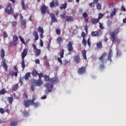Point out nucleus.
Instances as JSON below:
<instances>
[{
    "mask_svg": "<svg viewBox=\"0 0 126 126\" xmlns=\"http://www.w3.org/2000/svg\"><path fill=\"white\" fill-rule=\"evenodd\" d=\"M119 33H120V29H115L114 31L111 32L109 33V35L113 39V43H114V42H115V40H116V35H118Z\"/></svg>",
    "mask_w": 126,
    "mask_h": 126,
    "instance_id": "f03ea898",
    "label": "nucleus"
},
{
    "mask_svg": "<svg viewBox=\"0 0 126 126\" xmlns=\"http://www.w3.org/2000/svg\"><path fill=\"white\" fill-rule=\"evenodd\" d=\"M5 94V90L2 89L0 91V95H4Z\"/></svg>",
    "mask_w": 126,
    "mask_h": 126,
    "instance_id": "79ce46f5",
    "label": "nucleus"
},
{
    "mask_svg": "<svg viewBox=\"0 0 126 126\" xmlns=\"http://www.w3.org/2000/svg\"><path fill=\"white\" fill-rule=\"evenodd\" d=\"M86 53H87V51L84 49L82 52V55L83 57L84 60H87V56H86Z\"/></svg>",
    "mask_w": 126,
    "mask_h": 126,
    "instance_id": "4be33fe9",
    "label": "nucleus"
},
{
    "mask_svg": "<svg viewBox=\"0 0 126 126\" xmlns=\"http://www.w3.org/2000/svg\"><path fill=\"white\" fill-rule=\"evenodd\" d=\"M34 37H35V41H37L39 39V36L38 35V32L37 31H34L32 33Z\"/></svg>",
    "mask_w": 126,
    "mask_h": 126,
    "instance_id": "412c9836",
    "label": "nucleus"
},
{
    "mask_svg": "<svg viewBox=\"0 0 126 126\" xmlns=\"http://www.w3.org/2000/svg\"><path fill=\"white\" fill-rule=\"evenodd\" d=\"M9 74L11 75V76H15L16 77H17V76L18 75L17 71L13 72L12 71H11Z\"/></svg>",
    "mask_w": 126,
    "mask_h": 126,
    "instance_id": "5701e85b",
    "label": "nucleus"
},
{
    "mask_svg": "<svg viewBox=\"0 0 126 126\" xmlns=\"http://www.w3.org/2000/svg\"><path fill=\"white\" fill-rule=\"evenodd\" d=\"M26 23H27L26 20L24 19V20H21V24L23 26H25V25H26Z\"/></svg>",
    "mask_w": 126,
    "mask_h": 126,
    "instance_id": "72a5a7b5",
    "label": "nucleus"
},
{
    "mask_svg": "<svg viewBox=\"0 0 126 126\" xmlns=\"http://www.w3.org/2000/svg\"><path fill=\"white\" fill-rule=\"evenodd\" d=\"M118 11V9L115 8L112 11V12L110 14V16L113 17V16H115L116 15V13Z\"/></svg>",
    "mask_w": 126,
    "mask_h": 126,
    "instance_id": "b1692460",
    "label": "nucleus"
},
{
    "mask_svg": "<svg viewBox=\"0 0 126 126\" xmlns=\"http://www.w3.org/2000/svg\"><path fill=\"white\" fill-rule=\"evenodd\" d=\"M64 54V50L62 49L61 51V52H60V58H61V59H63V58Z\"/></svg>",
    "mask_w": 126,
    "mask_h": 126,
    "instance_id": "f704fd0d",
    "label": "nucleus"
},
{
    "mask_svg": "<svg viewBox=\"0 0 126 126\" xmlns=\"http://www.w3.org/2000/svg\"><path fill=\"white\" fill-rule=\"evenodd\" d=\"M5 12H7V14L11 15L13 13V9L11 7V3L9 2L8 3L5 9Z\"/></svg>",
    "mask_w": 126,
    "mask_h": 126,
    "instance_id": "7ed1b4c3",
    "label": "nucleus"
},
{
    "mask_svg": "<svg viewBox=\"0 0 126 126\" xmlns=\"http://www.w3.org/2000/svg\"><path fill=\"white\" fill-rule=\"evenodd\" d=\"M94 2H91L89 4L90 7H93V5H94Z\"/></svg>",
    "mask_w": 126,
    "mask_h": 126,
    "instance_id": "e2e57ef3",
    "label": "nucleus"
},
{
    "mask_svg": "<svg viewBox=\"0 0 126 126\" xmlns=\"http://www.w3.org/2000/svg\"><path fill=\"white\" fill-rule=\"evenodd\" d=\"M74 59V62H75V63H80V57H79V56H75L73 57Z\"/></svg>",
    "mask_w": 126,
    "mask_h": 126,
    "instance_id": "2eb2a0df",
    "label": "nucleus"
},
{
    "mask_svg": "<svg viewBox=\"0 0 126 126\" xmlns=\"http://www.w3.org/2000/svg\"><path fill=\"white\" fill-rule=\"evenodd\" d=\"M99 68H101V69H104V68H105V66L104 65V64H102L100 65Z\"/></svg>",
    "mask_w": 126,
    "mask_h": 126,
    "instance_id": "4d7b16f0",
    "label": "nucleus"
},
{
    "mask_svg": "<svg viewBox=\"0 0 126 126\" xmlns=\"http://www.w3.org/2000/svg\"><path fill=\"white\" fill-rule=\"evenodd\" d=\"M41 12L42 14H43V15L46 13V11L47 10V6H46L45 5H43L42 7L40 8Z\"/></svg>",
    "mask_w": 126,
    "mask_h": 126,
    "instance_id": "f8f14e48",
    "label": "nucleus"
},
{
    "mask_svg": "<svg viewBox=\"0 0 126 126\" xmlns=\"http://www.w3.org/2000/svg\"><path fill=\"white\" fill-rule=\"evenodd\" d=\"M56 33L57 34H58V35H60V34H61V30L57 29L56 30Z\"/></svg>",
    "mask_w": 126,
    "mask_h": 126,
    "instance_id": "052dcab7",
    "label": "nucleus"
},
{
    "mask_svg": "<svg viewBox=\"0 0 126 126\" xmlns=\"http://www.w3.org/2000/svg\"><path fill=\"white\" fill-rule=\"evenodd\" d=\"M106 57H107V53L104 52L100 57L98 58L99 61L101 62L102 63H107V60L106 59Z\"/></svg>",
    "mask_w": 126,
    "mask_h": 126,
    "instance_id": "423d86ee",
    "label": "nucleus"
},
{
    "mask_svg": "<svg viewBox=\"0 0 126 126\" xmlns=\"http://www.w3.org/2000/svg\"><path fill=\"white\" fill-rule=\"evenodd\" d=\"M98 35H99V32H92V37H96Z\"/></svg>",
    "mask_w": 126,
    "mask_h": 126,
    "instance_id": "c756f323",
    "label": "nucleus"
},
{
    "mask_svg": "<svg viewBox=\"0 0 126 126\" xmlns=\"http://www.w3.org/2000/svg\"><path fill=\"white\" fill-rule=\"evenodd\" d=\"M19 39L23 44H26L25 41H24V39L22 37H21V36H19Z\"/></svg>",
    "mask_w": 126,
    "mask_h": 126,
    "instance_id": "49530a36",
    "label": "nucleus"
},
{
    "mask_svg": "<svg viewBox=\"0 0 126 126\" xmlns=\"http://www.w3.org/2000/svg\"><path fill=\"white\" fill-rule=\"evenodd\" d=\"M57 42L59 45H61V43L63 42V38L61 36H59L57 38Z\"/></svg>",
    "mask_w": 126,
    "mask_h": 126,
    "instance_id": "aec40b11",
    "label": "nucleus"
},
{
    "mask_svg": "<svg viewBox=\"0 0 126 126\" xmlns=\"http://www.w3.org/2000/svg\"><path fill=\"white\" fill-rule=\"evenodd\" d=\"M36 86H41V85H43V82L42 80L38 79L35 82Z\"/></svg>",
    "mask_w": 126,
    "mask_h": 126,
    "instance_id": "a211bd4d",
    "label": "nucleus"
},
{
    "mask_svg": "<svg viewBox=\"0 0 126 126\" xmlns=\"http://www.w3.org/2000/svg\"><path fill=\"white\" fill-rule=\"evenodd\" d=\"M99 28H100V29H103V24L101 23H99Z\"/></svg>",
    "mask_w": 126,
    "mask_h": 126,
    "instance_id": "0e129e2a",
    "label": "nucleus"
},
{
    "mask_svg": "<svg viewBox=\"0 0 126 126\" xmlns=\"http://www.w3.org/2000/svg\"><path fill=\"white\" fill-rule=\"evenodd\" d=\"M3 38H7L8 37V35L7 34V33H6V32H3Z\"/></svg>",
    "mask_w": 126,
    "mask_h": 126,
    "instance_id": "a18cd8bd",
    "label": "nucleus"
},
{
    "mask_svg": "<svg viewBox=\"0 0 126 126\" xmlns=\"http://www.w3.org/2000/svg\"><path fill=\"white\" fill-rule=\"evenodd\" d=\"M96 4L97 9H98V10L102 9V6L100 4V3H97Z\"/></svg>",
    "mask_w": 126,
    "mask_h": 126,
    "instance_id": "4c0bfd02",
    "label": "nucleus"
},
{
    "mask_svg": "<svg viewBox=\"0 0 126 126\" xmlns=\"http://www.w3.org/2000/svg\"><path fill=\"white\" fill-rule=\"evenodd\" d=\"M86 73V68L85 67H82L78 68V74H84Z\"/></svg>",
    "mask_w": 126,
    "mask_h": 126,
    "instance_id": "0eeeda50",
    "label": "nucleus"
},
{
    "mask_svg": "<svg viewBox=\"0 0 126 126\" xmlns=\"http://www.w3.org/2000/svg\"><path fill=\"white\" fill-rule=\"evenodd\" d=\"M37 75H38V77H39V79H40V80H41L42 79V77H44V75L43 74V73H38L37 74Z\"/></svg>",
    "mask_w": 126,
    "mask_h": 126,
    "instance_id": "c03bdc74",
    "label": "nucleus"
},
{
    "mask_svg": "<svg viewBox=\"0 0 126 126\" xmlns=\"http://www.w3.org/2000/svg\"><path fill=\"white\" fill-rule=\"evenodd\" d=\"M17 87H18V84L14 85V89H17Z\"/></svg>",
    "mask_w": 126,
    "mask_h": 126,
    "instance_id": "774afa93",
    "label": "nucleus"
},
{
    "mask_svg": "<svg viewBox=\"0 0 126 126\" xmlns=\"http://www.w3.org/2000/svg\"><path fill=\"white\" fill-rule=\"evenodd\" d=\"M112 57H113V50H112V49H111L109 51L107 60L110 62H112Z\"/></svg>",
    "mask_w": 126,
    "mask_h": 126,
    "instance_id": "ddd939ff",
    "label": "nucleus"
},
{
    "mask_svg": "<svg viewBox=\"0 0 126 126\" xmlns=\"http://www.w3.org/2000/svg\"><path fill=\"white\" fill-rule=\"evenodd\" d=\"M106 24L107 26H111L113 24V21L112 20H108Z\"/></svg>",
    "mask_w": 126,
    "mask_h": 126,
    "instance_id": "2f4dec72",
    "label": "nucleus"
},
{
    "mask_svg": "<svg viewBox=\"0 0 126 126\" xmlns=\"http://www.w3.org/2000/svg\"><path fill=\"white\" fill-rule=\"evenodd\" d=\"M87 43H88V46L90 48V46L91 45V43L90 42V38H88V39L87 40Z\"/></svg>",
    "mask_w": 126,
    "mask_h": 126,
    "instance_id": "3c124183",
    "label": "nucleus"
},
{
    "mask_svg": "<svg viewBox=\"0 0 126 126\" xmlns=\"http://www.w3.org/2000/svg\"><path fill=\"white\" fill-rule=\"evenodd\" d=\"M82 44H83V45L85 46V47L86 46V45H87V41H86V39H85V37L83 38L82 41Z\"/></svg>",
    "mask_w": 126,
    "mask_h": 126,
    "instance_id": "473e14b6",
    "label": "nucleus"
},
{
    "mask_svg": "<svg viewBox=\"0 0 126 126\" xmlns=\"http://www.w3.org/2000/svg\"><path fill=\"white\" fill-rule=\"evenodd\" d=\"M46 98H47V96H46V95H44L41 97V99H42V100H45V99H46Z\"/></svg>",
    "mask_w": 126,
    "mask_h": 126,
    "instance_id": "338daca9",
    "label": "nucleus"
},
{
    "mask_svg": "<svg viewBox=\"0 0 126 126\" xmlns=\"http://www.w3.org/2000/svg\"><path fill=\"white\" fill-rule=\"evenodd\" d=\"M38 72L35 69H33V70L32 72V76H37V75H38Z\"/></svg>",
    "mask_w": 126,
    "mask_h": 126,
    "instance_id": "a878e982",
    "label": "nucleus"
},
{
    "mask_svg": "<svg viewBox=\"0 0 126 126\" xmlns=\"http://www.w3.org/2000/svg\"><path fill=\"white\" fill-rule=\"evenodd\" d=\"M13 40L14 42H16V41L18 40V37L16 35H14L13 36Z\"/></svg>",
    "mask_w": 126,
    "mask_h": 126,
    "instance_id": "ea45409f",
    "label": "nucleus"
},
{
    "mask_svg": "<svg viewBox=\"0 0 126 126\" xmlns=\"http://www.w3.org/2000/svg\"><path fill=\"white\" fill-rule=\"evenodd\" d=\"M85 36H86V34H85V32H82V36H83V38H85Z\"/></svg>",
    "mask_w": 126,
    "mask_h": 126,
    "instance_id": "69168bd1",
    "label": "nucleus"
},
{
    "mask_svg": "<svg viewBox=\"0 0 126 126\" xmlns=\"http://www.w3.org/2000/svg\"><path fill=\"white\" fill-rule=\"evenodd\" d=\"M17 25V22L16 21H14L12 23V26L13 27H15Z\"/></svg>",
    "mask_w": 126,
    "mask_h": 126,
    "instance_id": "603ef678",
    "label": "nucleus"
},
{
    "mask_svg": "<svg viewBox=\"0 0 126 126\" xmlns=\"http://www.w3.org/2000/svg\"><path fill=\"white\" fill-rule=\"evenodd\" d=\"M28 53V49H24L22 53V59H25V57L27 56V54Z\"/></svg>",
    "mask_w": 126,
    "mask_h": 126,
    "instance_id": "9b49d317",
    "label": "nucleus"
},
{
    "mask_svg": "<svg viewBox=\"0 0 126 126\" xmlns=\"http://www.w3.org/2000/svg\"><path fill=\"white\" fill-rule=\"evenodd\" d=\"M23 96L24 97V98H25V99H28V96L27 95V94H26V93H24Z\"/></svg>",
    "mask_w": 126,
    "mask_h": 126,
    "instance_id": "5fc2aeb1",
    "label": "nucleus"
},
{
    "mask_svg": "<svg viewBox=\"0 0 126 126\" xmlns=\"http://www.w3.org/2000/svg\"><path fill=\"white\" fill-rule=\"evenodd\" d=\"M99 19H96V18H93L91 19V23H93V24H97V23H99Z\"/></svg>",
    "mask_w": 126,
    "mask_h": 126,
    "instance_id": "f3484780",
    "label": "nucleus"
},
{
    "mask_svg": "<svg viewBox=\"0 0 126 126\" xmlns=\"http://www.w3.org/2000/svg\"><path fill=\"white\" fill-rule=\"evenodd\" d=\"M96 47L98 48H102V42L101 41L98 42L96 44Z\"/></svg>",
    "mask_w": 126,
    "mask_h": 126,
    "instance_id": "58836bf2",
    "label": "nucleus"
},
{
    "mask_svg": "<svg viewBox=\"0 0 126 126\" xmlns=\"http://www.w3.org/2000/svg\"><path fill=\"white\" fill-rule=\"evenodd\" d=\"M59 80L58 77H54L52 78L50 80V83L47 82L46 83L45 86L47 88V89H48V92H52V91L53 90V88H54V84H56V83H58L59 82Z\"/></svg>",
    "mask_w": 126,
    "mask_h": 126,
    "instance_id": "f257e3e1",
    "label": "nucleus"
},
{
    "mask_svg": "<svg viewBox=\"0 0 126 126\" xmlns=\"http://www.w3.org/2000/svg\"><path fill=\"white\" fill-rule=\"evenodd\" d=\"M40 45L41 47H43V46H44V43H43V40H42V39L40 40Z\"/></svg>",
    "mask_w": 126,
    "mask_h": 126,
    "instance_id": "6e6d98bb",
    "label": "nucleus"
},
{
    "mask_svg": "<svg viewBox=\"0 0 126 126\" xmlns=\"http://www.w3.org/2000/svg\"><path fill=\"white\" fill-rule=\"evenodd\" d=\"M23 115L24 116V117H28L29 116V112L27 111H25L24 112H23Z\"/></svg>",
    "mask_w": 126,
    "mask_h": 126,
    "instance_id": "de8ad7c7",
    "label": "nucleus"
},
{
    "mask_svg": "<svg viewBox=\"0 0 126 126\" xmlns=\"http://www.w3.org/2000/svg\"><path fill=\"white\" fill-rule=\"evenodd\" d=\"M31 75V73L30 72H28L25 74L24 77H21L19 79V82L21 85H22L23 84V80H24V79H25V80H28Z\"/></svg>",
    "mask_w": 126,
    "mask_h": 126,
    "instance_id": "39448f33",
    "label": "nucleus"
},
{
    "mask_svg": "<svg viewBox=\"0 0 126 126\" xmlns=\"http://www.w3.org/2000/svg\"><path fill=\"white\" fill-rule=\"evenodd\" d=\"M61 18H64L65 20V14L63 13V14L61 15Z\"/></svg>",
    "mask_w": 126,
    "mask_h": 126,
    "instance_id": "bf43d9fd",
    "label": "nucleus"
},
{
    "mask_svg": "<svg viewBox=\"0 0 126 126\" xmlns=\"http://www.w3.org/2000/svg\"><path fill=\"white\" fill-rule=\"evenodd\" d=\"M65 21L67 22H71L73 21V17L72 16H65Z\"/></svg>",
    "mask_w": 126,
    "mask_h": 126,
    "instance_id": "4468645a",
    "label": "nucleus"
},
{
    "mask_svg": "<svg viewBox=\"0 0 126 126\" xmlns=\"http://www.w3.org/2000/svg\"><path fill=\"white\" fill-rule=\"evenodd\" d=\"M41 54V50L40 49H36L35 52V55L36 57H38V56H40Z\"/></svg>",
    "mask_w": 126,
    "mask_h": 126,
    "instance_id": "c85d7f7f",
    "label": "nucleus"
},
{
    "mask_svg": "<svg viewBox=\"0 0 126 126\" xmlns=\"http://www.w3.org/2000/svg\"><path fill=\"white\" fill-rule=\"evenodd\" d=\"M66 48L68 52H72L73 51V47L72 46V42L69 41L68 44L66 46Z\"/></svg>",
    "mask_w": 126,
    "mask_h": 126,
    "instance_id": "6e6552de",
    "label": "nucleus"
},
{
    "mask_svg": "<svg viewBox=\"0 0 126 126\" xmlns=\"http://www.w3.org/2000/svg\"><path fill=\"white\" fill-rule=\"evenodd\" d=\"M57 60L59 63H63V61H62V59L60 57H58Z\"/></svg>",
    "mask_w": 126,
    "mask_h": 126,
    "instance_id": "680f3d73",
    "label": "nucleus"
},
{
    "mask_svg": "<svg viewBox=\"0 0 126 126\" xmlns=\"http://www.w3.org/2000/svg\"><path fill=\"white\" fill-rule=\"evenodd\" d=\"M59 5V1L53 0L50 3V7H54V6H58Z\"/></svg>",
    "mask_w": 126,
    "mask_h": 126,
    "instance_id": "1a4fd4ad",
    "label": "nucleus"
},
{
    "mask_svg": "<svg viewBox=\"0 0 126 126\" xmlns=\"http://www.w3.org/2000/svg\"><path fill=\"white\" fill-rule=\"evenodd\" d=\"M67 5V3H64V4H61V6L60 7V9H65L66 8V6Z\"/></svg>",
    "mask_w": 126,
    "mask_h": 126,
    "instance_id": "393cba45",
    "label": "nucleus"
},
{
    "mask_svg": "<svg viewBox=\"0 0 126 126\" xmlns=\"http://www.w3.org/2000/svg\"><path fill=\"white\" fill-rule=\"evenodd\" d=\"M0 114H3L4 113V109L0 108Z\"/></svg>",
    "mask_w": 126,
    "mask_h": 126,
    "instance_id": "13d9d810",
    "label": "nucleus"
},
{
    "mask_svg": "<svg viewBox=\"0 0 126 126\" xmlns=\"http://www.w3.org/2000/svg\"><path fill=\"white\" fill-rule=\"evenodd\" d=\"M103 16H104V15H103V14L99 13L98 14V17L97 19H98V20L100 21V19H101L102 18H103Z\"/></svg>",
    "mask_w": 126,
    "mask_h": 126,
    "instance_id": "a19ab883",
    "label": "nucleus"
},
{
    "mask_svg": "<svg viewBox=\"0 0 126 126\" xmlns=\"http://www.w3.org/2000/svg\"><path fill=\"white\" fill-rule=\"evenodd\" d=\"M83 16L84 17V18H86L88 16V14H87V13L86 12H85L83 13Z\"/></svg>",
    "mask_w": 126,
    "mask_h": 126,
    "instance_id": "8fccbe9b",
    "label": "nucleus"
},
{
    "mask_svg": "<svg viewBox=\"0 0 126 126\" xmlns=\"http://www.w3.org/2000/svg\"><path fill=\"white\" fill-rule=\"evenodd\" d=\"M5 55V52H4V50L2 49L0 51V57L2 58V59H3V58H4Z\"/></svg>",
    "mask_w": 126,
    "mask_h": 126,
    "instance_id": "cd10ccee",
    "label": "nucleus"
},
{
    "mask_svg": "<svg viewBox=\"0 0 126 126\" xmlns=\"http://www.w3.org/2000/svg\"><path fill=\"white\" fill-rule=\"evenodd\" d=\"M7 100L9 104H12L13 102V98L12 97H8Z\"/></svg>",
    "mask_w": 126,
    "mask_h": 126,
    "instance_id": "7c9ffc66",
    "label": "nucleus"
},
{
    "mask_svg": "<svg viewBox=\"0 0 126 126\" xmlns=\"http://www.w3.org/2000/svg\"><path fill=\"white\" fill-rule=\"evenodd\" d=\"M35 96H32V100L31 99H29L28 100H25L24 101V105L25 106V107H26V108H27L28 107H29L30 104L31 105H34V104H35Z\"/></svg>",
    "mask_w": 126,
    "mask_h": 126,
    "instance_id": "20e7f679",
    "label": "nucleus"
},
{
    "mask_svg": "<svg viewBox=\"0 0 126 126\" xmlns=\"http://www.w3.org/2000/svg\"><path fill=\"white\" fill-rule=\"evenodd\" d=\"M37 30L39 33H44V30H43V28H41L40 26L38 27Z\"/></svg>",
    "mask_w": 126,
    "mask_h": 126,
    "instance_id": "e433bc0d",
    "label": "nucleus"
},
{
    "mask_svg": "<svg viewBox=\"0 0 126 126\" xmlns=\"http://www.w3.org/2000/svg\"><path fill=\"white\" fill-rule=\"evenodd\" d=\"M17 126V122L16 121H12L10 124V126Z\"/></svg>",
    "mask_w": 126,
    "mask_h": 126,
    "instance_id": "c9c22d12",
    "label": "nucleus"
},
{
    "mask_svg": "<svg viewBox=\"0 0 126 126\" xmlns=\"http://www.w3.org/2000/svg\"><path fill=\"white\" fill-rule=\"evenodd\" d=\"M21 5L24 10H26V7H28V4H26L23 0H21Z\"/></svg>",
    "mask_w": 126,
    "mask_h": 126,
    "instance_id": "dca6fc26",
    "label": "nucleus"
},
{
    "mask_svg": "<svg viewBox=\"0 0 126 126\" xmlns=\"http://www.w3.org/2000/svg\"><path fill=\"white\" fill-rule=\"evenodd\" d=\"M43 77H44L45 81H49L50 80V77L48 75H45Z\"/></svg>",
    "mask_w": 126,
    "mask_h": 126,
    "instance_id": "37998d69",
    "label": "nucleus"
},
{
    "mask_svg": "<svg viewBox=\"0 0 126 126\" xmlns=\"http://www.w3.org/2000/svg\"><path fill=\"white\" fill-rule=\"evenodd\" d=\"M34 106L37 108L38 107H39V106H40V103L39 102H36L34 104Z\"/></svg>",
    "mask_w": 126,
    "mask_h": 126,
    "instance_id": "864d4df0",
    "label": "nucleus"
},
{
    "mask_svg": "<svg viewBox=\"0 0 126 126\" xmlns=\"http://www.w3.org/2000/svg\"><path fill=\"white\" fill-rule=\"evenodd\" d=\"M21 65H22V67L23 68V69H24V68H25V61L24 60V58L22 59V62H21Z\"/></svg>",
    "mask_w": 126,
    "mask_h": 126,
    "instance_id": "bb28decb",
    "label": "nucleus"
},
{
    "mask_svg": "<svg viewBox=\"0 0 126 126\" xmlns=\"http://www.w3.org/2000/svg\"><path fill=\"white\" fill-rule=\"evenodd\" d=\"M1 66L4 68L5 71H7V69H8L7 67V64L5 63V62L4 61H2L1 63Z\"/></svg>",
    "mask_w": 126,
    "mask_h": 126,
    "instance_id": "9d476101",
    "label": "nucleus"
},
{
    "mask_svg": "<svg viewBox=\"0 0 126 126\" xmlns=\"http://www.w3.org/2000/svg\"><path fill=\"white\" fill-rule=\"evenodd\" d=\"M51 18L52 22H57V19L56 18V15L55 14H51Z\"/></svg>",
    "mask_w": 126,
    "mask_h": 126,
    "instance_id": "6ab92c4d",
    "label": "nucleus"
},
{
    "mask_svg": "<svg viewBox=\"0 0 126 126\" xmlns=\"http://www.w3.org/2000/svg\"><path fill=\"white\" fill-rule=\"evenodd\" d=\"M31 91H32V92L35 91V85H32L31 88Z\"/></svg>",
    "mask_w": 126,
    "mask_h": 126,
    "instance_id": "09e8293b",
    "label": "nucleus"
}]
</instances>
